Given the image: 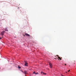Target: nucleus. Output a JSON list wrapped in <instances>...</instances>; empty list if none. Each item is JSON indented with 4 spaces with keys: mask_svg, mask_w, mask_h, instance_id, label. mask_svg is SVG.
<instances>
[{
    "mask_svg": "<svg viewBox=\"0 0 76 76\" xmlns=\"http://www.w3.org/2000/svg\"><path fill=\"white\" fill-rule=\"evenodd\" d=\"M5 32V31H2L1 32V34L2 36H3V35H4V33Z\"/></svg>",
    "mask_w": 76,
    "mask_h": 76,
    "instance_id": "1",
    "label": "nucleus"
},
{
    "mask_svg": "<svg viewBox=\"0 0 76 76\" xmlns=\"http://www.w3.org/2000/svg\"><path fill=\"white\" fill-rule=\"evenodd\" d=\"M49 66L50 68H52V67L53 66V65H52V64L50 63H49Z\"/></svg>",
    "mask_w": 76,
    "mask_h": 76,
    "instance_id": "2",
    "label": "nucleus"
},
{
    "mask_svg": "<svg viewBox=\"0 0 76 76\" xmlns=\"http://www.w3.org/2000/svg\"><path fill=\"white\" fill-rule=\"evenodd\" d=\"M25 66H28V63H26V61H25Z\"/></svg>",
    "mask_w": 76,
    "mask_h": 76,
    "instance_id": "3",
    "label": "nucleus"
},
{
    "mask_svg": "<svg viewBox=\"0 0 76 76\" xmlns=\"http://www.w3.org/2000/svg\"><path fill=\"white\" fill-rule=\"evenodd\" d=\"M41 74H43V75H46V73L44 72H41Z\"/></svg>",
    "mask_w": 76,
    "mask_h": 76,
    "instance_id": "4",
    "label": "nucleus"
},
{
    "mask_svg": "<svg viewBox=\"0 0 76 76\" xmlns=\"http://www.w3.org/2000/svg\"><path fill=\"white\" fill-rule=\"evenodd\" d=\"M25 35H26V36H28V37H29L30 36V35L27 33H26L25 34Z\"/></svg>",
    "mask_w": 76,
    "mask_h": 76,
    "instance_id": "5",
    "label": "nucleus"
},
{
    "mask_svg": "<svg viewBox=\"0 0 76 76\" xmlns=\"http://www.w3.org/2000/svg\"><path fill=\"white\" fill-rule=\"evenodd\" d=\"M58 60H61V58H60L59 56H58Z\"/></svg>",
    "mask_w": 76,
    "mask_h": 76,
    "instance_id": "6",
    "label": "nucleus"
},
{
    "mask_svg": "<svg viewBox=\"0 0 76 76\" xmlns=\"http://www.w3.org/2000/svg\"><path fill=\"white\" fill-rule=\"evenodd\" d=\"M24 73L26 75V74H27V72L26 71H24Z\"/></svg>",
    "mask_w": 76,
    "mask_h": 76,
    "instance_id": "7",
    "label": "nucleus"
},
{
    "mask_svg": "<svg viewBox=\"0 0 76 76\" xmlns=\"http://www.w3.org/2000/svg\"><path fill=\"white\" fill-rule=\"evenodd\" d=\"M4 30H5V31H8V30H7V28H5Z\"/></svg>",
    "mask_w": 76,
    "mask_h": 76,
    "instance_id": "8",
    "label": "nucleus"
},
{
    "mask_svg": "<svg viewBox=\"0 0 76 76\" xmlns=\"http://www.w3.org/2000/svg\"><path fill=\"white\" fill-rule=\"evenodd\" d=\"M18 67L19 69H21V67H20L19 66H18Z\"/></svg>",
    "mask_w": 76,
    "mask_h": 76,
    "instance_id": "9",
    "label": "nucleus"
},
{
    "mask_svg": "<svg viewBox=\"0 0 76 76\" xmlns=\"http://www.w3.org/2000/svg\"><path fill=\"white\" fill-rule=\"evenodd\" d=\"M39 74V73L38 72H37L35 73V75H36L37 74L38 75Z\"/></svg>",
    "mask_w": 76,
    "mask_h": 76,
    "instance_id": "10",
    "label": "nucleus"
},
{
    "mask_svg": "<svg viewBox=\"0 0 76 76\" xmlns=\"http://www.w3.org/2000/svg\"><path fill=\"white\" fill-rule=\"evenodd\" d=\"M33 73V74H36V73H35V72H34Z\"/></svg>",
    "mask_w": 76,
    "mask_h": 76,
    "instance_id": "11",
    "label": "nucleus"
},
{
    "mask_svg": "<svg viewBox=\"0 0 76 76\" xmlns=\"http://www.w3.org/2000/svg\"><path fill=\"white\" fill-rule=\"evenodd\" d=\"M23 73H24V72H23V71H21Z\"/></svg>",
    "mask_w": 76,
    "mask_h": 76,
    "instance_id": "12",
    "label": "nucleus"
},
{
    "mask_svg": "<svg viewBox=\"0 0 76 76\" xmlns=\"http://www.w3.org/2000/svg\"><path fill=\"white\" fill-rule=\"evenodd\" d=\"M70 70H68V72H70Z\"/></svg>",
    "mask_w": 76,
    "mask_h": 76,
    "instance_id": "13",
    "label": "nucleus"
},
{
    "mask_svg": "<svg viewBox=\"0 0 76 76\" xmlns=\"http://www.w3.org/2000/svg\"><path fill=\"white\" fill-rule=\"evenodd\" d=\"M56 56H57V57H58V55H56Z\"/></svg>",
    "mask_w": 76,
    "mask_h": 76,
    "instance_id": "14",
    "label": "nucleus"
},
{
    "mask_svg": "<svg viewBox=\"0 0 76 76\" xmlns=\"http://www.w3.org/2000/svg\"><path fill=\"white\" fill-rule=\"evenodd\" d=\"M65 64V66H66V64Z\"/></svg>",
    "mask_w": 76,
    "mask_h": 76,
    "instance_id": "15",
    "label": "nucleus"
},
{
    "mask_svg": "<svg viewBox=\"0 0 76 76\" xmlns=\"http://www.w3.org/2000/svg\"><path fill=\"white\" fill-rule=\"evenodd\" d=\"M54 59H56V58H54Z\"/></svg>",
    "mask_w": 76,
    "mask_h": 76,
    "instance_id": "16",
    "label": "nucleus"
},
{
    "mask_svg": "<svg viewBox=\"0 0 76 76\" xmlns=\"http://www.w3.org/2000/svg\"><path fill=\"white\" fill-rule=\"evenodd\" d=\"M66 73H67V72H66Z\"/></svg>",
    "mask_w": 76,
    "mask_h": 76,
    "instance_id": "17",
    "label": "nucleus"
},
{
    "mask_svg": "<svg viewBox=\"0 0 76 76\" xmlns=\"http://www.w3.org/2000/svg\"><path fill=\"white\" fill-rule=\"evenodd\" d=\"M24 36H25V35H24Z\"/></svg>",
    "mask_w": 76,
    "mask_h": 76,
    "instance_id": "18",
    "label": "nucleus"
},
{
    "mask_svg": "<svg viewBox=\"0 0 76 76\" xmlns=\"http://www.w3.org/2000/svg\"><path fill=\"white\" fill-rule=\"evenodd\" d=\"M57 59H58V58H57Z\"/></svg>",
    "mask_w": 76,
    "mask_h": 76,
    "instance_id": "19",
    "label": "nucleus"
}]
</instances>
